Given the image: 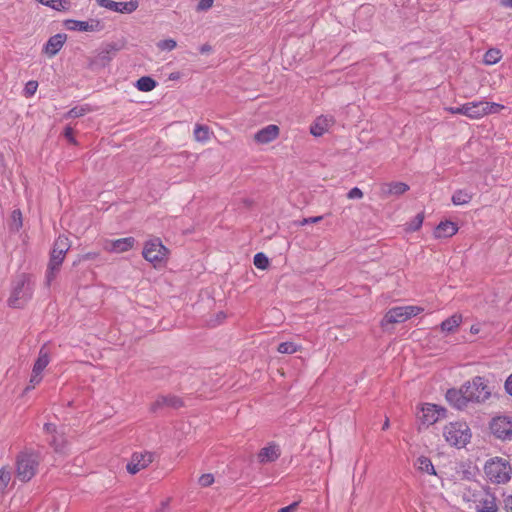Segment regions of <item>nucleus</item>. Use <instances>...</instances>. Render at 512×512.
I'll list each match as a JSON object with an SVG mask.
<instances>
[{
	"instance_id": "obj_10",
	"label": "nucleus",
	"mask_w": 512,
	"mask_h": 512,
	"mask_svg": "<svg viewBox=\"0 0 512 512\" xmlns=\"http://www.w3.org/2000/svg\"><path fill=\"white\" fill-rule=\"evenodd\" d=\"M143 257L158 267L165 263L168 257V249L162 244L159 239L147 241L142 252Z\"/></svg>"
},
{
	"instance_id": "obj_33",
	"label": "nucleus",
	"mask_w": 512,
	"mask_h": 512,
	"mask_svg": "<svg viewBox=\"0 0 512 512\" xmlns=\"http://www.w3.org/2000/svg\"><path fill=\"white\" fill-rule=\"evenodd\" d=\"M418 469L422 472L428 473L430 475H435V469L431 462V460L425 456H421L417 459Z\"/></svg>"
},
{
	"instance_id": "obj_17",
	"label": "nucleus",
	"mask_w": 512,
	"mask_h": 512,
	"mask_svg": "<svg viewBox=\"0 0 512 512\" xmlns=\"http://www.w3.org/2000/svg\"><path fill=\"white\" fill-rule=\"evenodd\" d=\"M446 400L457 409H464L470 402L467 395L464 393V384L460 389H449L446 392Z\"/></svg>"
},
{
	"instance_id": "obj_7",
	"label": "nucleus",
	"mask_w": 512,
	"mask_h": 512,
	"mask_svg": "<svg viewBox=\"0 0 512 512\" xmlns=\"http://www.w3.org/2000/svg\"><path fill=\"white\" fill-rule=\"evenodd\" d=\"M32 285L29 278L25 275L19 276L14 282L11 296L8 300L11 307H21L24 305L32 296Z\"/></svg>"
},
{
	"instance_id": "obj_30",
	"label": "nucleus",
	"mask_w": 512,
	"mask_h": 512,
	"mask_svg": "<svg viewBox=\"0 0 512 512\" xmlns=\"http://www.w3.org/2000/svg\"><path fill=\"white\" fill-rule=\"evenodd\" d=\"M472 193L459 189L452 195V203L456 206L468 204L472 200Z\"/></svg>"
},
{
	"instance_id": "obj_15",
	"label": "nucleus",
	"mask_w": 512,
	"mask_h": 512,
	"mask_svg": "<svg viewBox=\"0 0 512 512\" xmlns=\"http://www.w3.org/2000/svg\"><path fill=\"white\" fill-rule=\"evenodd\" d=\"M135 239L133 237H125L116 240L106 239L103 242V249L111 253H123L133 248Z\"/></svg>"
},
{
	"instance_id": "obj_20",
	"label": "nucleus",
	"mask_w": 512,
	"mask_h": 512,
	"mask_svg": "<svg viewBox=\"0 0 512 512\" xmlns=\"http://www.w3.org/2000/svg\"><path fill=\"white\" fill-rule=\"evenodd\" d=\"M279 135V127L274 124H270L261 130H259L255 135L254 139L257 143L267 144L271 141L275 140Z\"/></svg>"
},
{
	"instance_id": "obj_25",
	"label": "nucleus",
	"mask_w": 512,
	"mask_h": 512,
	"mask_svg": "<svg viewBox=\"0 0 512 512\" xmlns=\"http://www.w3.org/2000/svg\"><path fill=\"white\" fill-rule=\"evenodd\" d=\"M462 323V315L454 314L451 317L444 320L441 325V331L445 333H454Z\"/></svg>"
},
{
	"instance_id": "obj_26",
	"label": "nucleus",
	"mask_w": 512,
	"mask_h": 512,
	"mask_svg": "<svg viewBox=\"0 0 512 512\" xmlns=\"http://www.w3.org/2000/svg\"><path fill=\"white\" fill-rule=\"evenodd\" d=\"M38 3L50 7L56 11L65 12L71 9V0H36Z\"/></svg>"
},
{
	"instance_id": "obj_35",
	"label": "nucleus",
	"mask_w": 512,
	"mask_h": 512,
	"mask_svg": "<svg viewBox=\"0 0 512 512\" xmlns=\"http://www.w3.org/2000/svg\"><path fill=\"white\" fill-rule=\"evenodd\" d=\"M56 452H64L66 440L62 434L56 433L50 441Z\"/></svg>"
},
{
	"instance_id": "obj_1",
	"label": "nucleus",
	"mask_w": 512,
	"mask_h": 512,
	"mask_svg": "<svg viewBox=\"0 0 512 512\" xmlns=\"http://www.w3.org/2000/svg\"><path fill=\"white\" fill-rule=\"evenodd\" d=\"M442 436L449 446L461 449L470 443L472 431L466 421L457 420L443 426Z\"/></svg>"
},
{
	"instance_id": "obj_31",
	"label": "nucleus",
	"mask_w": 512,
	"mask_h": 512,
	"mask_svg": "<svg viewBox=\"0 0 512 512\" xmlns=\"http://www.w3.org/2000/svg\"><path fill=\"white\" fill-rule=\"evenodd\" d=\"M156 85V81L148 76H143L136 82L137 89L143 92H149L153 90L156 87Z\"/></svg>"
},
{
	"instance_id": "obj_29",
	"label": "nucleus",
	"mask_w": 512,
	"mask_h": 512,
	"mask_svg": "<svg viewBox=\"0 0 512 512\" xmlns=\"http://www.w3.org/2000/svg\"><path fill=\"white\" fill-rule=\"evenodd\" d=\"M12 480V472L8 466L0 468V495L6 493Z\"/></svg>"
},
{
	"instance_id": "obj_34",
	"label": "nucleus",
	"mask_w": 512,
	"mask_h": 512,
	"mask_svg": "<svg viewBox=\"0 0 512 512\" xmlns=\"http://www.w3.org/2000/svg\"><path fill=\"white\" fill-rule=\"evenodd\" d=\"M301 345L294 342H282L278 345L277 351L282 354H293L301 350Z\"/></svg>"
},
{
	"instance_id": "obj_57",
	"label": "nucleus",
	"mask_w": 512,
	"mask_h": 512,
	"mask_svg": "<svg viewBox=\"0 0 512 512\" xmlns=\"http://www.w3.org/2000/svg\"><path fill=\"white\" fill-rule=\"evenodd\" d=\"M20 215H21V214H20V212H19V211H13V217H14V219H15L16 217H20Z\"/></svg>"
},
{
	"instance_id": "obj_43",
	"label": "nucleus",
	"mask_w": 512,
	"mask_h": 512,
	"mask_svg": "<svg viewBox=\"0 0 512 512\" xmlns=\"http://www.w3.org/2000/svg\"><path fill=\"white\" fill-rule=\"evenodd\" d=\"M323 219V216H315V217H309V218H303L302 220L297 222V225L304 226L311 223H318Z\"/></svg>"
},
{
	"instance_id": "obj_6",
	"label": "nucleus",
	"mask_w": 512,
	"mask_h": 512,
	"mask_svg": "<svg viewBox=\"0 0 512 512\" xmlns=\"http://www.w3.org/2000/svg\"><path fill=\"white\" fill-rule=\"evenodd\" d=\"M484 472L491 482L502 484L510 480L512 469L505 459L496 457L486 462Z\"/></svg>"
},
{
	"instance_id": "obj_13",
	"label": "nucleus",
	"mask_w": 512,
	"mask_h": 512,
	"mask_svg": "<svg viewBox=\"0 0 512 512\" xmlns=\"http://www.w3.org/2000/svg\"><path fill=\"white\" fill-rule=\"evenodd\" d=\"M64 25L70 31L99 32L103 29V24L98 19H89L87 21L68 19L64 22Z\"/></svg>"
},
{
	"instance_id": "obj_2",
	"label": "nucleus",
	"mask_w": 512,
	"mask_h": 512,
	"mask_svg": "<svg viewBox=\"0 0 512 512\" xmlns=\"http://www.w3.org/2000/svg\"><path fill=\"white\" fill-rule=\"evenodd\" d=\"M502 109H504L503 105L487 101H473L459 107L445 108L451 114H461L471 119H479L489 114H496Z\"/></svg>"
},
{
	"instance_id": "obj_52",
	"label": "nucleus",
	"mask_w": 512,
	"mask_h": 512,
	"mask_svg": "<svg viewBox=\"0 0 512 512\" xmlns=\"http://www.w3.org/2000/svg\"><path fill=\"white\" fill-rule=\"evenodd\" d=\"M298 506V502H293L289 506L283 507L279 510V512H293L296 510Z\"/></svg>"
},
{
	"instance_id": "obj_21",
	"label": "nucleus",
	"mask_w": 512,
	"mask_h": 512,
	"mask_svg": "<svg viewBox=\"0 0 512 512\" xmlns=\"http://www.w3.org/2000/svg\"><path fill=\"white\" fill-rule=\"evenodd\" d=\"M182 405V401L174 395H160L151 405V410L157 411L164 407L178 408Z\"/></svg>"
},
{
	"instance_id": "obj_38",
	"label": "nucleus",
	"mask_w": 512,
	"mask_h": 512,
	"mask_svg": "<svg viewBox=\"0 0 512 512\" xmlns=\"http://www.w3.org/2000/svg\"><path fill=\"white\" fill-rule=\"evenodd\" d=\"M423 219L424 217L422 214H417L415 218L407 224V230L417 231L422 226Z\"/></svg>"
},
{
	"instance_id": "obj_32",
	"label": "nucleus",
	"mask_w": 512,
	"mask_h": 512,
	"mask_svg": "<svg viewBox=\"0 0 512 512\" xmlns=\"http://www.w3.org/2000/svg\"><path fill=\"white\" fill-rule=\"evenodd\" d=\"M502 58L501 51L496 48H491L484 54L483 62L486 65H494L498 63Z\"/></svg>"
},
{
	"instance_id": "obj_42",
	"label": "nucleus",
	"mask_w": 512,
	"mask_h": 512,
	"mask_svg": "<svg viewBox=\"0 0 512 512\" xmlns=\"http://www.w3.org/2000/svg\"><path fill=\"white\" fill-rule=\"evenodd\" d=\"M214 482V477L212 474H203L200 478H199V484L202 486V487H208L210 486L212 483Z\"/></svg>"
},
{
	"instance_id": "obj_22",
	"label": "nucleus",
	"mask_w": 512,
	"mask_h": 512,
	"mask_svg": "<svg viewBox=\"0 0 512 512\" xmlns=\"http://www.w3.org/2000/svg\"><path fill=\"white\" fill-rule=\"evenodd\" d=\"M66 39V34L62 33L55 34L54 36L50 37L44 47L45 53L49 56L56 55L63 47L64 43L66 42Z\"/></svg>"
},
{
	"instance_id": "obj_49",
	"label": "nucleus",
	"mask_w": 512,
	"mask_h": 512,
	"mask_svg": "<svg viewBox=\"0 0 512 512\" xmlns=\"http://www.w3.org/2000/svg\"><path fill=\"white\" fill-rule=\"evenodd\" d=\"M64 136L67 138V140L70 142V143H73L75 144L76 143V140L73 136V129L71 127H66L65 130H64Z\"/></svg>"
},
{
	"instance_id": "obj_45",
	"label": "nucleus",
	"mask_w": 512,
	"mask_h": 512,
	"mask_svg": "<svg viewBox=\"0 0 512 512\" xmlns=\"http://www.w3.org/2000/svg\"><path fill=\"white\" fill-rule=\"evenodd\" d=\"M497 510V506L495 504L494 500H486L485 501V507L479 512H495Z\"/></svg>"
},
{
	"instance_id": "obj_8",
	"label": "nucleus",
	"mask_w": 512,
	"mask_h": 512,
	"mask_svg": "<svg viewBox=\"0 0 512 512\" xmlns=\"http://www.w3.org/2000/svg\"><path fill=\"white\" fill-rule=\"evenodd\" d=\"M424 308L416 305L397 306L389 309L381 321V325L398 324L422 313Z\"/></svg>"
},
{
	"instance_id": "obj_23",
	"label": "nucleus",
	"mask_w": 512,
	"mask_h": 512,
	"mask_svg": "<svg viewBox=\"0 0 512 512\" xmlns=\"http://www.w3.org/2000/svg\"><path fill=\"white\" fill-rule=\"evenodd\" d=\"M381 193L383 196H399L404 194L406 191L409 190V186L406 183L403 182H390V183H383L381 185Z\"/></svg>"
},
{
	"instance_id": "obj_53",
	"label": "nucleus",
	"mask_w": 512,
	"mask_h": 512,
	"mask_svg": "<svg viewBox=\"0 0 512 512\" xmlns=\"http://www.w3.org/2000/svg\"><path fill=\"white\" fill-rule=\"evenodd\" d=\"M472 334H478L480 332V326L478 324L472 325L470 328Z\"/></svg>"
},
{
	"instance_id": "obj_50",
	"label": "nucleus",
	"mask_w": 512,
	"mask_h": 512,
	"mask_svg": "<svg viewBox=\"0 0 512 512\" xmlns=\"http://www.w3.org/2000/svg\"><path fill=\"white\" fill-rule=\"evenodd\" d=\"M504 509L505 512H512V496H508L504 500Z\"/></svg>"
},
{
	"instance_id": "obj_9",
	"label": "nucleus",
	"mask_w": 512,
	"mask_h": 512,
	"mask_svg": "<svg viewBox=\"0 0 512 512\" xmlns=\"http://www.w3.org/2000/svg\"><path fill=\"white\" fill-rule=\"evenodd\" d=\"M490 433L502 441L512 440V417L506 414L492 417L489 422Z\"/></svg>"
},
{
	"instance_id": "obj_55",
	"label": "nucleus",
	"mask_w": 512,
	"mask_h": 512,
	"mask_svg": "<svg viewBox=\"0 0 512 512\" xmlns=\"http://www.w3.org/2000/svg\"><path fill=\"white\" fill-rule=\"evenodd\" d=\"M210 46L209 45H203L201 48H200V51L201 53H207L210 51Z\"/></svg>"
},
{
	"instance_id": "obj_51",
	"label": "nucleus",
	"mask_w": 512,
	"mask_h": 512,
	"mask_svg": "<svg viewBox=\"0 0 512 512\" xmlns=\"http://www.w3.org/2000/svg\"><path fill=\"white\" fill-rule=\"evenodd\" d=\"M44 429L47 433H50L53 435H55L57 433L56 431V426L52 423H46L45 426H44Z\"/></svg>"
},
{
	"instance_id": "obj_40",
	"label": "nucleus",
	"mask_w": 512,
	"mask_h": 512,
	"mask_svg": "<svg viewBox=\"0 0 512 512\" xmlns=\"http://www.w3.org/2000/svg\"><path fill=\"white\" fill-rule=\"evenodd\" d=\"M176 46H177V43L174 39H165V40H161L157 43V47L160 50L171 51V50L175 49Z\"/></svg>"
},
{
	"instance_id": "obj_27",
	"label": "nucleus",
	"mask_w": 512,
	"mask_h": 512,
	"mask_svg": "<svg viewBox=\"0 0 512 512\" xmlns=\"http://www.w3.org/2000/svg\"><path fill=\"white\" fill-rule=\"evenodd\" d=\"M212 132L206 125L196 124L194 128V139L200 143H206L210 140Z\"/></svg>"
},
{
	"instance_id": "obj_18",
	"label": "nucleus",
	"mask_w": 512,
	"mask_h": 512,
	"mask_svg": "<svg viewBox=\"0 0 512 512\" xmlns=\"http://www.w3.org/2000/svg\"><path fill=\"white\" fill-rule=\"evenodd\" d=\"M281 455V449L279 445L275 443H269L267 446L260 449L257 454V459L261 464H267L275 462Z\"/></svg>"
},
{
	"instance_id": "obj_19",
	"label": "nucleus",
	"mask_w": 512,
	"mask_h": 512,
	"mask_svg": "<svg viewBox=\"0 0 512 512\" xmlns=\"http://www.w3.org/2000/svg\"><path fill=\"white\" fill-rule=\"evenodd\" d=\"M119 49L120 48L116 43H108L103 45L95 57V63L102 66L106 65L112 60Z\"/></svg>"
},
{
	"instance_id": "obj_54",
	"label": "nucleus",
	"mask_w": 512,
	"mask_h": 512,
	"mask_svg": "<svg viewBox=\"0 0 512 512\" xmlns=\"http://www.w3.org/2000/svg\"><path fill=\"white\" fill-rule=\"evenodd\" d=\"M500 3L503 7L512 8V0H501Z\"/></svg>"
},
{
	"instance_id": "obj_14",
	"label": "nucleus",
	"mask_w": 512,
	"mask_h": 512,
	"mask_svg": "<svg viewBox=\"0 0 512 512\" xmlns=\"http://www.w3.org/2000/svg\"><path fill=\"white\" fill-rule=\"evenodd\" d=\"M96 2L100 7L106 8L114 12L125 14H130L134 12L139 6L138 1L136 0H131L128 2H116L113 0H96Z\"/></svg>"
},
{
	"instance_id": "obj_12",
	"label": "nucleus",
	"mask_w": 512,
	"mask_h": 512,
	"mask_svg": "<svg viewBox=\"0 0 512 512\" xmlns=\"http://www.w3.org/2000/svg\"><path fill=\"white\" fill-rule=\"evenodd\" d=\"M154 460V454L151 452H135L127 464L126 468L130 474H136L147 468Z\"/></svg>"
},
{
	"instance_id": "obj_5",
	"label": "nucleus",
	"mask_w": 512,
	"mask_h": 512,
	"mask_svg": "<svg viewBox=\"0 0 512 512\" xmlns=\"http://www.w3.org/2000/svg\"><path fill=\"white\" fill-rule=\"evenodd\" d=\"M70 249V241L66 236L60 235L53 244L49 266L47 270V281L50 282L59 270L65 259L66 253Z\"/></svg>"
},
{
	"instance_id": "obj_44",
	"label": "nucleus",
	"mask_w": 512,
	"mask_h": 512,
	"mask_svg": "<svg viewBox=\"0 0 512 512\" xmlns=\"http://www.w3.org/2000/svg\"><path fill=\"white\" fill-rule=\"evenodd\" d=\"M214 0H200L197 5V11H207L213 6Z\"/></svg>"
},
{
	"instance_id": "obj_36",
	"label": "nucleus",
	"mask_w": 512,
	"mask_h": 512,
	"mask_svg": "<svg viewBox=\"0 0 512 512\" xmlns=\"http://www.w3.org/2000/svg\"><path fill=\"white\" fill-rule=\"evenodd\" d=\"M90 111H91V109L89 108L88 105L77 106V107H74L71 110H69L67 112V114L65 115V117L66 118H78V117L84 116L85 114H87Z\"/></svg>"
},
{
	"instance_id": "obj_41",
	"label": "nucleus",
	"mask_w": 512,
	"mask_h": 512,
	"mask_svg": "<svg viewBox=\"0 0 512 512\" xmlns=\"http://www.w3.org/2000/svg\"><path fill=\"white\" fill-rule=\"evenodd\" d=\"M38 88V83L36 81H29L26 83L24 88V95L26 97H32Z\"/></svg>"
},
{
	"instance_id": "obj_16",
	"label": "nucleus",
	"mask_w": 512,
	"mask_h": 512,
	"mask_svg": "<svg viewBox=\"0 0 512 512\" xmlns=\"http://www.w3.org/2000/svg\"><path fill=\"white\" fill-rule=\"evenodd\" d=\"M335 124L332 116L321 115L317 117L310 126V132L313 136L319 137L327 133Z\"/></svg>"
},
{
	"instance_id": "obj_39",
	"label": "nucleus",
	"mask_w": 512,
	"mask_h": 512,
	"mask_svg": "<svg viewBox=\"0 0 512 512\" xmlns=\"http://www.w3.org/2000/svg\"><path fill=\"white\" fill-rule=\"evenodd\" d=\"M42 381V373L36 372L32 370V374L29 380V385L26 387L25 391L34 389L36 385H38Z\"/></svg>"
},
{
	"instance_id": "obj_3",
	"label": "nucleus",
	"mask_w": 512,
	"mask_h": 512,
	"mask_svg": "<svg viewBox=\"0 0 512 512\" xmlns=\"http://www.w3.org/2000/svg\"><path fill=\"white\" fill-rule=\"evenodd\" d=\"M40 454L32 449L22 450L16 457V476L22 482L30 481L37 473Z\"/></svg>"
},
{
	"instance_id": "obj_28",
	"label": "nucleus",
	"mask_w": 512,
	"mask_h": 512,
	"mask_svg": "<svg viewBox=\"0 0 512 512\" xmlns=\"http://www.w3.org/2000/svg\"><path fill=\"white\" fill-rule=\"evenodd\" d=\"M50 362L49 353L45 348H41L38 354V358L34 363L33 371L42 373Z\"/></svg>"
},
{
	"instance_id": "obj_47",
	"label": "nucleus",
	"mask_w": 512,
	"mask_h": 512,
	"mask_svg": "<svg viewBox=\"0 0 512 512\" xmlns=\"http://www.w3.org/2000/svg\"><path fill=\"white\" fill-rule=\"evenodd\" d=\"M99 253L98 252H88L80 256L79 261H87V260H94L98 258Z\"/></svg>"
},
{
	"instance_id": "obj_4",
	"label": "nucleus",
	"mask_w": 512,
	"mask_h": 512,
	"mask_svg": "<svg viewBox=\"0 0 512 512\" xmlns=\"http://www.w3.org/2000/svg\"><path fill=\"white\" fill-rule=\"evenodd\" d=\"M493 390L494 388L488 380L481 376H475L464 383V393L470 402L476 404H484L489 401L494 394Z\"/></svg>"
},
{
	"instance_id": "obj_37",
	"label": "nucleus",
	"mask_w": 512,
	"mask_h": 512,
	"mask_svg": "<svg viewBox=\"0 0 512 512\" xmlns=\"http://www.w3.org/2000/svg\"><path fill=\"white\" fill-rule=\"evenodd\" d=\"M253 263L254 265L258 268V269H266L269 265V260L268 258L265 256V254L263 253H257L255 256H254V259H253Z\"/></svg>"
},
{
	"instance_id": "obj_24",
	"label": "nucleus",
	"mask_w": 512,
	"mask_h": 512,
	"mask_svg": "<svg viewBox=\"0 0 512 512\" xmlns=\"http://www.w3.org/2000/svg\"><path fill=\"white\" fill-rule=\"evenodd\" d=\"M458 231V227L455 223L451 221H444L439 223L434 231V236L436 238H448L455 235Z\"/></svg>"
},
{
	"instance_id": "obj_48",
	"label": "nucleus",
	"mask_w": 512,
	"mask_h": 512,
	"mask_svg": "<svg viewBox=\"0 0 512 512\" xmlns=\"http://www.w3.org/2000/svg\"><path fill=\"white\" fill-rule=\"evenodd\" d=\"M504 389L506 393L512 397V373L506 378Z\"/></svg>"
},
{
	"instance_id": "obj_46",
	"label": "nucleus",
	"mask_w": 512,
	"mask_h": 512,
	"mask_svg": "<svg viewBox=\"0 0 512 512\" xmlns=\"http://www.w3.org/2000/svg\"><path fill=\"white\" fill-rule=\"evenodd\" d=\"M347 196L349 199H361L363 197V192L359 188L354 187L348 192Z\"/></svg>"
},
{
	"instance_id": "obj_11",
	"label": "nucleus",
	"mask_w": 512,
	"mask_h": 512,
	"mask_svg": "<svg viewBox=\"0 0 512 512\" xmlns=\"http://www.w3.org/2000/svg\"><path fill=\"white\" fill-rule=\"evenodd\" d=\"M447 410L439 405L424 403L418 412V419L423 425L430 426L446 417Z\"/></svg>"
},
{
	"instance_id": "obj_56",
	"label": "nucleus",
	"mask_w": 512,
	"mask_h": 512,
	"mask_svg": "<svg viewBox=\"0 0 512 512\" xmlns=\"http://www.w3.org/2000/svg\"><path fill=\"white\" fill-rule=\"evenodd\" d=\"M389 427V420L386 419V421L383 424V429H387Z\"/></svg>"
}]
</instances>
